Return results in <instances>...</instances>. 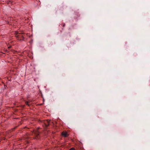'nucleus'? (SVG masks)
I'll use <instances>...</instances> for the list:
<instances>
[{
    "label": "nucleus",
    "instance_id": "1",
    "mask_svg": "<svg viewBox=\"0 0 150 150\" xmlns=\"http://www.w3.org/2000/svg\"><path fill=\"white\" fill-rule=\"evenodd\" d=\"M24 33L22 32L19 33L18 32L16 31L15 32L16 37L20 40H23L25 39V35H23Z\"/></svg>",
    "mask_w": 150,
    "mask_h": 150
},
{
    "label": "nucleus",
    "instance_id": "2",
    "mask_svg": "<svg viewBox=\"0 0 150 150\" xmlns=\"http://www.w3.org/2000/svg\"><path fill=\"white\" fill-rule=\"evenodd\" d=\"M40 133L37 130H35L32 133V135L34 136L35 139H38L39 138Z\"/></svg>",
    "mask_w": 150,
    "mask_h": 150
},
{
    "label": "nucleus",
    "instance_id": "3",
    "mask_svg": "<svg viewBox=\"0 0 150 150\" xmlns=\"http://www.w3.org/2000/svg\"><path fill=\"white\" fill-rule=\"evenodd\" d=\"M62 135L64 137H67L69 135L67 132H62Z\"/></svg>",
    "mask_w": 150,
    "mask_h": 150
},
{
    "label": "nucleus",
    "instance_id": "4",
    "mask_svg": "<svg viewBox=\"0 0 150 150\" xmlns=\"http://www.w3.org/2000/svg\"><path fill=\"white\" fill-rule=\"evenodd\" d=\"M50 121L47 120L45 121V124L46 127H47L50 124Z\"/></svg>",
    "mask_w": 150,
    "mask_h": 150
},
{
    "label": "nucleus",
    "instance_id": "5",
    "mask_svg": "<svg viewBox=\"0 0 150 150\" xmlns=\"http://www.w3.org/2000/svg\"><path fill=\"white\" fill-rule=\"evenodd\" d=\"M25 104L28 106H30V105L29 104V102L28 101H26L25 102Z\"/></svg>",
    "mask_w": 150,
    "mask_h": 150
},
{
    "label": "nucleus",
    "instance_id": "6",
    "mask_svg": "<svg viewBox=\"0 0 150 150\" xmlns=\"http://www.w3.org/2000/svg\"><path fill=\"white\" fill-rule=\"evenodd\" d=\"M69 150H75V149L74 148H72Z\"/></svg>",
    "mask_w": 150,
    "mask_h": 150
}]
</instances>
